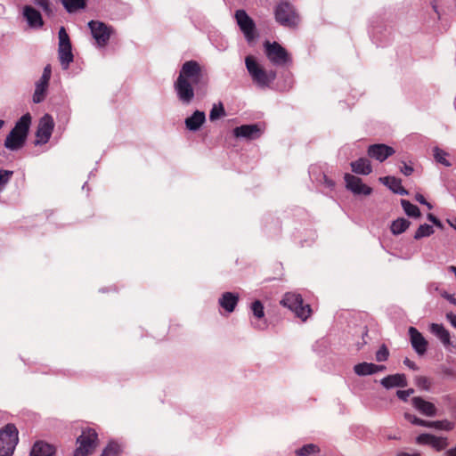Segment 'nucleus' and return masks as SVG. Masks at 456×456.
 Listing matches in <instances>:
<instances>
[{"label":"nucleus","instance_id":"09e8293b","mask_svg":"<svg viewBox=\"0 0 456 456\" xmlns=\"http://www.w3.org/2000/svg\"><path fill=\"white\" fill-rule=\"evenodd\" d=\"M414 390L412 388H410L408 390H398L396 392V395L399 399L406 402L409 398V396L413 394Z\"/></svg>","mask_w":456,"mask_h":456},{"label":"nucleus","instance_id":"cd10ccee","mask_svg":"<svg viewBox=\"0 0 456 456\" xmlns=\"http://www.w3.org/2000/svg\"><path fill=\"white\" fill-rule=\"evenodd\" d=\"M65 10L73 13L78 10L84 9L86 6L87 0H60Z\"/></svg>","mask_w":456,"mask_h":456},{"label":"nucleus","instance_id":"6e6552de","mask_svg":"<svg viewBox=\"0 0 456 456\" xmlns=\"http://www.w3.org/2000/svg\"><path fill=\"white\" fill-rule=\"evenodd\" d=\"M98 435L93 428H86L77 438L78 446L74 451L73 456H87L91 454L96 447Z\"/></svg>","mask_w":456,"mask_h":456},{"label":"nucleus","instance_id":"4c0bfd02","mask_svg":"<svg viewBox=\"0 0 456 456\" xmlns=\"http://www.w3.org/2000/svg\"><path fill=\"white\" fill-rule=\"evenodd\" d=\"M433 428L438 430L451 431L454 428V423L447 419L435 420L433 423Z\"/></svg>","mask_w":456,"mask_h":456},{"label":"nucleus","instance_id":"774afa93","mask_svg":"<svg viewBox=\"0 0 456 456\" xmlns=\"http://www.w3.org/2000/svg\"><path fill=\"white\" fill-rule=\"evenodd\" d=\"M433 8H434L435 12H437V11H436V4H433Z\"/></svg>","mask_w":456,"mask_h":456},{"label":"nucleus","instance_id":"f704fd0d","mask_svg":"<svg viewBox=\"0 0 456 456\" xmlns=\"http://www.w3.org/2000/svg\"><path fill=\"white\" fill-rule=\"evenodd\" d=\"M225 114L224 107L221 102L219 104H214L209 113V119L211 121H215L222 117H224Z\"/></svg>","mask_w":456,"mask_h":456},{"label":"nucleus","instance_id":"a878e982","mask_svg":"<svg viewBox=\"0 0 456 456\" xmlns=\"http://www.w3.org/2000/svg\"><path fill=\"white\" fill-rule=\"evenodd\" d=\"M430 331L437 337L444 346L450 345V333L442 324L432 323L430 325Z\"/></svg>","mask_w":456,"mask_h":456},{"label":"nucleus","instance_id":"20e7f679","mask_svg":"<svg viewBox=\"0 0 456 456\" xmlns=\"http://www.w3.org/2000/svg\"><path fill=\"white\" fill-rule=\"evenodd\" d=\"M246 68L253 81L259 86H268L276 78V72L265 70L251 55L245 59Z\"/></svg>","mask_w":456,"mask_h":456},{"label":"nucleus","instance_id":"f8f14e48","mask_svg":"<svg viewBox=\"0 0 456 456\" xmlns=\"http://www.w3.org/2000/svg\"><path fill=\"white\" fill-rule=\"evenodd\" d=\"M54 123L53 118L49 114H45L39 121L36 133V144L46 143L53 133Z\"/></svg>","mask_w":456,"mask_h":456},{"label":"nucleus","instance_id":"052dcab7","mask_svg":"<svg viewBox=\"0 0 456 456\" xmlns=\"http://www.w3.org/2000/svg\"><path fill=\"white\" fill-rule=\"evenodd\" d=\"M447 456H456V446L446 452Z\"/></svg>","mask_w":456,"mask_h":456},{"label":"nucleus","instance_id":"bb28decb","mask_svg":"<svg viewBox=\"0 0 456 456\" xmlns=\"http://www.w3.org/2000/svg\"><path fill=\"white\" fill-rule=\"evenodd\" d=\"M354 370L359 376H366L378 372L379 367L374 363L362 362L354 365Z\"/></svg>","mask_w":456,"mask_h":456},{"label":"nucleus","instance_id":"4468645a","mask_svg":"<svg viewBox=\"0 0 456 456\" xmlns=\"http://www.w3.org/2000/svg\"><path fill=\"white\" fill-rule=\"evenodd\" d=\"M344 179L346 188L354 194L370 195L372 191V189L370 186L364 184L362 179L357 176L346 174Z\"/></svg>","mask_w":456,"mask_h":456},{"label":"nucleus","instance_id":"39448f33","mask_svg":"<svg viewBox=\"0 0 456 456\" xmlns=\"http://www.w3.org/2000/svg\"><path fill=\"white\" fill-rule=\"evenodd\" d=\"M246 68L253 81L259 86H268L276 78V72L265 70L251 55L245 59Z\"/></svg>","mask_w":456,"mask_h":456},{"label":"nucleus","instance_id":"aec40b11","mask_svg":"<svg viewBox=\"0 0 456 456\" xmlns=\"http://www.w3.org/2000/svg\"><path fill=\"white\" fill-rule=\"evenodd\" d=\"M55 447L43 441L36 442L29 456H55Z\"/></svg>","mask_w":456,"mask_h":456},{"label":"nucleus","instance_id":"72a5a7b5","mask_svg":"<svg viewBox=\"0 0 456 456\" xmlns=\"http://www.w3.org/2000/svg\"><path fill=\"white\" fill-rule=\"evenodd\" d=\"M47 88V86L37 82L33 94V102L35 103H39L45 100Z\"/></svg>","mask_w":456,"mask_h":456},{"label":"nucleus","instance_id":"680f3d73","mask_svg":"<svg viewBox=\"0 0 456 456\" xmlns=\"http://www.w3.org/2000/svg\"><path fill=\"white\" fill-rule=\"evenodd\" d=\"M433 423H434V421L424 420V424H421V427H427V428H433Z\"/></svg>","mask_w":456,"mask_h":456},{"label":"nucleus","instance_id":"79ce46f5","mask_svg":"<svg viewBox=\"0 0 456 456\" xmlns=\"http://www.w3.org/2000/svg\"><path fill=\"white\" fill-rule=\"evenodd\" d=\"M415 384L419 388H422L424 390H429L431 383L430 380L424 376H418L415 378Z\"/></svg>","mask_w":456,"mask_h":456},{"label":"nucleus","instance_id":"f257e3e1","mask_svg":"<svg viewBox=\"0 0 456 456\" xmlns=\"http://www.w3.org/2000/svg\"><path fill=\"white\" fill-rule=\"evenodd\" d=\"M209 82L207 69L197 61H185L174 83L177 98L184 104L194 99L195 92H205Z\"/></svg>","mask_w":456,"mask_h":456},{"label":"nucleus","instance_id":"4be33fe9","mask_svg":"<svg viewBox=\"0 0 456 456\" xmlns=\"http://www.w3.org/2000/svg\"><path fill=\"white\" fill-rule=\"evenodd\" d=\"M218 302L222 308L228 313H232L234 311L239 302V295L232 292H224L222 294Z\"/></svg>","mask_w":456,"mask_h":456},{"label":"nucleus","instance_id":"f03ea898","mask_svg":"<svg viewBox=\"0 0 456 456\" xmlns=\"http://www.w3.org/2000/svg\"><path fill=\"white\" fill-rule=\"evenodd\" d=\"M31 124L29 113L24 114L15 124L4 141V147L10 151H18L23 147Z\"/></svg>","mask_w":456,"mask_h":456},{"label":"nucleus","instance_id":"0e129e2a","mask_svg":"<svg viewBox=\"0 0 456 456\" xmlns=\"http://www.w3.org/2000/svg\"><path fill=\"white\" fill-rule=\"evenodd\" d=\"M367 336H368V330L365 329V330L362 333V340H363L362 345L367 344V341L365 340V337H367Z\"/></svg>","mask_w":456,"mask_h":456},{"label":"nucleus","instance_id":"49530a36","mask_svg":"<svg viewBox=\"0 0 456 456\" xmlns=\"http://www.w3.org/2000/svg\"><path fill=\"white\" fill-rule=\"evenodd\" d=\"M433 435L431 434H421L417 436L416 443L419 444L430 445Z\"/></svg>","mask_w":456,"mask_h":456},{"label":"nucleus","instance_id":"13d9d810","mask_svg":"<svg viewBox=\"0 0 456 456\" xmlns=\"http://www.w3.org/2000/svg\"><path fill=\"white\" fill-rule=\"evenodd\" d=\"M324 183L330 188H333L335 185L334 182L332 180L327 178L326 176H324Z\"/></svg>","mask_w":456,"mask_h":456},{"label":"nucleus","instance_id":"1a4fd4ad","mask_svg":"<svg viewBox=\"0 0 456 456\" xmlns=\"http://www.w3.org/2000/svg\"><path fill=\"white\" fill-rule=\"evenodd\" d=\"M267 59L276 66H283L291 61L287 50L277 42L266 41L264 44Z\"/></svg>","mask_w":456,"mask_h":456},{"label":"nucleus","instance_id":"dca6fc26","mask_svg":"<svg viewBox=\"0 0 456 456\" xmlns=\"http://www.w3.org/2000/svg\"><path fill=\"white\" fill-rule=\"evenodd\" d=\"M411 344L419 355H423L428 350V341L423 335L414 327L409 328Z\"/></svg>","mask_w":456,"mask_h":456},{"label":"nucleus","instance_id":"37998d69","mask_svg":"<svg viewBox=\"0 0 456 456\" xmlns=\"http://www.w3.org/2000/svg\"><path fill=\"white\" fill-rule=\"evenodd\" d=\"M389 356V351L386 345H382L376 353V360L378 362H385Z\"/></svg>","mask_w":456,"mask_h":456},{"label":"nucleus","instance_id":"0eeeda50","mask_svg":"<svg viewBox=\"0 0 456 456\" xmlns=\"http://www.w3.org/2000/svg\"><path fill=\"white\" fill-rule=\"evenodd\" d=\"M18 429L14 424H7L0 429V456H12L19 442Z\"/></svg>","mask_w":456,"mask_h":456},{"label":"nucleus","instance_id":"c85d7f7f","mask_svg":"<svg viewBox=\"0 0 456 456\" xmlns=\"http://www.w3.org/2000/svg\"><path fill=\"white\" fill-rule=\"evenodd\" d=\"M411 222L405 218H398L391 224V232L395 235H399L404 232L410 226Z\"/></svg>","mask_w":456,"mask_h":456},{"label":"nucleus","instance_id":"a19ab883","mask_svg":"<svg viewBox=\"0 0 456 456\" xmlns=\"http://www.w3.org/2000/svg\"><path fill=\"white\" fill-rule=\"evenodd\" d=\"M52 75V68L50 64H47L43 71L42 77H40L39 81L37 83L43 84L48 86L49 81Z\"/></svg>","mask_w":456,"mask_h":456},{"label":"nucleus","instance_id":"b1692460","mask_svg":"<svg viewBox=\"0 0 456 456\" xmlns=\"http://www.w3.org/2000/svg\"><path fill=\"white\" fill-rule=\"evenodd\" d=\"M58 57L63 69H68L69 64L74 60L71 46H59L58 47Z\"/></svg>","mask_w":456,"mask_h":456},{"label":"nucleus","instance_id":"c756f323","mask_svg":"<svg viewBox=\"0 0 456 456\" xmlns=\"http://www.w3.org/2000/svg\"><path fill=\"white\" fill-rule=\"evenodd\" d=\"M401 205L408 216L418 218L420 216L419 208L407 200H401Z\"/></svg>","mask_w":456,"mask_h":456},{"label":"nucleus","instance_id":"473e14b6","mask_svg":"<svg viewBox=\"0 0 456 456\" xmlns=\"http://www.w3.org/2000/svg\"><path fill=\"white\" fill-rule=\"evenodd\" d=\"M435 230L432 225L424 224L419 225L414 234L415 240H420L424 237H428L434 233Z\"/></svg>","mask_w":456,"mask_h":456},{"label":"nucleus","instance_id":"393cba45","mask_svg":"<svg viewBox=\"0 0 456 456\" xmlns=\"http://www.w3.org/2000/svg\"><path fill=\"white\" fill-rule=\"evenodd\" d=\"M379 181L395 193L401 195L407 193V191L402 186L401 180L395 176L380 177Z\"/></svg>","mask_w":456,"mask_h":456},{"label":"nucleus","instance_id":"de8ad7c7","mask_svg":"<svg viewBox=\"0 0 456 456\" xmlns=\"http://www.w3.org/2000/svg\"><path fill=\"white\" fill-rule=\"evenodd\" d=\"M404 418L413 425L421 426V424H424V419L408 412L404 413Z\"/></svg>","mask_w":456,"mask_h":456},{"label":"nucleus","instance_id":"2f4dec72","mask_svg":"<svg viewBox=\"0 0 456 456\" xmlns=\"http://www.w3.org/2000/svg\"><path fill=\"white\" fill-rule=\"evenodd\" d=\"M320 448L318 445L314 444H305L301 448L296 450L295 453L297 456H308L310 454H316L320 452Z\"/></svg>","mask_w":456,"mask_h":456},{"label":"nucleus","instance_id":"c03bdc74","mask_svg":"<svg viewBox=\"0 0 456 456\" xmlns=\"http://www.w3.org/2000/svg\"><path fill=\"white\" fill-rule=\"evenodd\" d=\"M34 4L43 9L47 15L53 14V10L49 0H33Z\"/></svg>","mask_w":456,"mask_h":456},{"label":"nucleus","instance_id":"6e6d98bb","mask_svg":"<svg viewBox=\"0 0 456 456\" xmlns=\"http://www.w3.org/2000/svg\"><path fill=\"white\" fill-rule=\"evenodd\" d=\"M443 297H444L446 300H448L451 304H452L453 305H455V306H456V298H455V297H454L453 295H452V294H448L447 292H444V293L443 294Z\"/></svg>","mask_w":456,"mask_h":456},{"label":"nucleus","instance_id":"423d86ee","mask_svg":"<svg viewBox=\"0 0 456 456\" xmlns=\"http://www.w3.org/2000/svg\"><path fill=\"white\" fill-rule=\"evenodd\" d=\"M281 304L294 312L296 316L303 322L306 321L311 315L312 309L309 305H304L300 294L288 292L283 296Z\"/></svg>","mask_w":456,"mask_h":456},{"label":"nucleus","instance_id":"9b49d317","mask_svg":"<svg viewBox=\"0 0 456 456\" xmlns=\"http://www.w3.org/2000/svg\"><path fill=\"white\" fill-rule=\"evenodd\" d=\"M235 19L246 39L248 41H252L255 38L256 29L254 20L244 10H237L235 12Z\"/></svg>","mask_w":456,"mask_h":456},{"label":"nucleus","instance_id":"e433bc0d","mask_svg":"<svg viewBox=\"0 0 456 456\" xmlns=\"http://www.w3.org/2000/svg\"><path fill=\"white\" fill-rule=\"evenodd\" d=\"M120 447L117 443H110L102 451L100 456H118Z\"/></svg>","mask_w":456,"mask_h":456},{"label":"nucleus","instance_id":"2eb2a0df","mask_svg":"<svg viewBox=\"0 0 456 456\" xmlns=\"http://www.w3.org/2000/svg\"><path fill=\"white\" fill-rule=\"evenodd\" d=\"M233 134L237 138L255 140L261 136L262 131L257 124L242 125L233 129Z\"/></svg>","mask_w":456,"mask_h":456},{"label":"nucleus","instance_id":"ea45409f","mask_svg":"<svg viewBox=\"0 0 456 456\" xmlns=\"http://www.w3.org/2000/svg\"><path fill=\"white\" fill-rule=\"evenodd\" d=\"M59 46H71L69 37L64 27H61L58 33Z\"/></svg>","mask_w":456,"mask_h":456},{"label":"nucleus","instance_id":"603ef678","mask_svg":"<svg viewBox=\"0 0 456 456\" xmlns=\"http://www.w3.org/2000/svg\"><path fill=\"white\" fill-rule=\"evenodd\" d=\"M428 219L430 222H432L436 226L442 227L441 221L436 216H435L433 214H428Z\"/></svg>","mask_w":456,"mask_h":456},{"label":"nucleus","instance_id":"7ed1b4c3","mask_svg":"<svg viewBox=\"0 0 456 456\" xmlns=\"http://www.w3.org/2000/svg\"><path fill=\"white\" fill-rule=\"evenodd\" d=\"M274 18L280 25L294 28L300 22V17L295 7L289 2H281L274 8Z\"/></svg>","mask_w":456,"mask_h":456},{"label":"nucleus","instance_id":"a211bd4d","mask_svg":"<svg viewBox=\"0 0 456 456\" xmlns=\"http://www.w3.org/2000/svg\"><path fill=\"white\" fill-rule=\"evenodd\" d=\"M413 407L421 414L428 417H434L436 415L437 409L433 403L428 402L419 396H415L411 399Z\"/></svg>","mask_w":456,"mask_h":456},{"label":"nucleus","instance_id":"f3484780","mask_svg":"<svg viewBox=\"0 0 456 456\" xmlns=\"http://www.w3.org/2000/svg\"><path fill=\"white\" fill-rule=\"evenodd\" d=\"M23 16L28 26L32 28H40L44 25L41 13L30 5H25L23 7Z\"/></svg>","mask_w":456,"mask_h":456},{"label":"nucleus","instance_id":"4d7b16f0","mask_svg":"<svg viewBox=\"0 0 456 456\" xmlns=\"http://www.w3.org/2000/svg\"><path fill=\"white\" fill-rule=\"evenodd\" d=\"M396 456H421V454L416 451L411 452H401L397 453Z\"/></svg>","mask_w":456,"mask_h":456},{"label":"nucleus","instance_id":"412c9836","mask_svg":"<svg viewBox=\"0 0 456 456\" xmlns=\"http://www.w3.org/2000/svg\"><path fill=\"white\" fill-rule=\"evenodd\" d=\"M206 121V116L203 111L195 110L191 117L185 119V126L190 131H198Z\"/></svg>","mask_w":456,"mask_h":456},{"label":"nucleus","instance_id":"7c9ffc66","mask_svg":"<svg viewBox=\"0 0 456 456\" xmlns=\"http://www.w3.org/2000/svg\"><path fill=\"white\" fill-rule=\"evenodd\" d=\"M433 153L434 159L437 163H440L447 167L452 166V163L447 159L448 153L446 151L438 147H435L433 149Z\"/></svg>","mask_w":456,"mask_h":456},{"label":"nucleus","instance_id":"5fc2aeb1","mask_svg":"<svg viewBox=\"0 0 456 456\" xmlns=\"http://www.w3.org/2000/svg\"><path fill=\"white\" fill-rule=\"evenodd\" d=\"M402 173L405 175H411L413 172V167L411 166H408L407 164H403V167L401 169Z\"/></svg>","mask_w":456,"mask_h":456},{"label":"nucleus","instance_id":"8fccbe9b","mask_svg":"<svg viewBox=\"0 0 456 456\" xmlns=\"http://www.w3.org/2000/svg\"><path fill=\"white\" fill-rule=\"evenodd\" d=\"M415 200L420 204L426 205L428 208V209H431L433 208V206L429 202H428L425 197L420 193L416 194Z\"/></svg>","mask_w":456,"mask_h":456},{"label":"nucleus","instance_id":"9d476101","mask_svg":"<svg viewBox=\"0 0 456 456\" xmlns=\"http://www.w3.org/2000/svg\"><path fill=\"white\" fill-rule=\"evenodd\" d=\"M91 33L99 46H105L110 37V28L102 21L91 20L88 22Z\"/></svg>","mask_w":456,"mask_h":456},{"label":"nucleus","instance_id":"58836bf2","mask_svg":"<svg viewBox=\"0 0 456 456\" xmlns=\"http://www.w3.org/2000/svg\"><path fill=\"white\" fill-rule=\"evenodd\" d=\"M251 311L257 319H261L265 316L264 305L260 300H255L251 304Z\"/></svg>","mask_w":456,"mask_h":456},{"label":"nucleus","instance_id":"e2e57ef3","mask_svg":"<svg viewBox=\"0 0 456 456\" xmlns=\"http://www.w3.org/2000/svg\"><path fill=\"white\" fill-rule=\"evenodd\" d=\"M386 438L387 440H392V439L398 440V439H400V436H397V435H387Z\"/></svg>","mask_w":456,"mask_h":456},{"label":"nucleus","instance_id":"c9c22d12","mask_svg":"<svg viewBox=\"0 0 456 456\" xmlns=\"http://www.w3.org/2000/svg\"><path fill=\"white\" fill-rule=\"evenodd\" d=\"M448 445V440L446 437L436 436L433 435L430 442V446L436 451H442Z\"/></svg>","mask_w":456,"mask_h":456},{"label":"nucleus","instance_id":"864d4df0","mask_svg":"<svg viewBox=\"0 0 456 456\" xmlns=\"http://www.w3.org/2000/svg\"><path fill=\"white\" fill-rule=\"evenodd\" d=\"M403 364L413 370H418V366L416 365V363L414 362H412L411 360H410L409 358H405L403 360Z\"/></svg>","mask_w":456,"mask_h":456},{"label":"nucleus","instance_id":"69168bd1","mask_svg":"<svg viewBox=\"0 0 456 456\" xmlns=\"http://www.w3.org/2000/svg\"><path fill=\"white\" fill-rule=\"evenodd\" d=\"M378 367H379V371L383 370L386 368L384 365H378Z\"/></svg>","mask_w":456,"mask_h":456},{"label":"nucleus","instance_id":"5701e85b","mask_svg":"<svg viewBox=\"0 0 456 456\" xmlns=\"http://www.w3.org/2000/svg\"><path fill=\"white\" fill-rule=\"evenodd\" d=\"M350 165L352 171L355 174L367 175L372 172L370 161L366 158H360Z\"/></svg>","mask_w":456,"mask_h":456},{"label":"nucleus","instance_id":"ddd939ff","mask_svg":"<svg viewBox=\"0 0 456 456\" xmlns=\"http://www.w3.org/2000/svg\"><path fill=\"white\" fill-rule=\"evenodd\" d=\"M395 151L393 147L384 143L371 144L367 150L368 156L379 162L385 161L387 158L395 154Z\"/></svg>","mask_w":456,"mask_h":456},{"label":"nucleus","instance_id":"a18cd8bd","mask_svg":"<svg viewBox=\"0 0 456 456\" xmlns=\"http://www.w3.org/2000/svg\"><path fill=\"white\" fill-rule=\"evenodd\" d=\"M12 171L0 170V188L4 187L12 178Z\"/></svg>","mask_w":456,"mask_h":456},{"label":"nucleus","instance_id":"3c124183","mask_svg":"<svg viewBox=\"0 0 456 456\" xmlns=\"http://www.w3.org/2000/svg\"><path fill=\"white\" fill-rule=\"evenodd\" d=\"M446 320L451 323V325L456 329V314L452 312L446 314Z\"/></svg>","mask_w":456,"mask_h":456},{"label":"nucleus","instance_id":"6ab92c4d","mask_svg":"<svg viewBox=\"0 0 456 456\" xmlns=\"http://www.w3.org/2000/svg\"><path fill=\"white\" fill-rule=\"evenodd\" d=\"M380 383L387 389L392 387H405L407 386V379L404 374L397 373L383 378Z\"/></svg>","mask_w":456,"mask_h":456},{"label":"nucleus","instance_id":"338daca9","mask_svg":"<svg viewBox=\"0 0 456 456\" xmlns=\"http://www.w3.org/2000/svg\"><path fill=\"white\" fill-rule=\"evenodd\" d=\"M4 120L0 119V129L2 128V126H4Z\"/></svg>","mask_w":456,"mask_h":456},{"label":"nucleus","instance_id":"bf43d9fd","mask_svg":"<svg viewBox=\"0 0 456 456\" xmlns=\"http://www.w3.org/2000/svg\"><path fill=\"white\" fill-rule=\"evenodd\" d=\"M447 223L451 227L456 230V218L447 219Z\"/></svg>","mask_w":456,"mask_h":456}]
</instances>
